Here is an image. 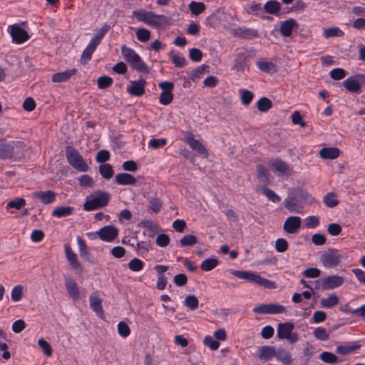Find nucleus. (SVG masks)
<instances>
[{"mask_svg":"<svg viewBox=\"0 0 365 365\" xmlns=\"http://www.w3.org/2000/svg\"><path fill=\"white\" fill-rule=\"evenodd\" d=\"M26 146L22 141L7 142L0 138V158L2 160H20L25 155Z\"/></svg>","mask_w":365,"mask_h":365,"instance_id":"obj_1","label":"nucleus"},{"mask_svg":"<svg viewBox=\"0 0 365 365\" xmlns=\"http://www.w3.org/2000/svg\"><path fill=\"white\" fill-rule=\"evenodd\" d=\"M133 16L138 21L155 28L165 27L171 22V19L166 16L155 14L152 11L145 10L133 11Z\"/></svg>","mask_w":365,"mask_h":365,"instance_id":"obj_2","label":"nucleus"},{"mask_svg":"<svg viewBox=\"0 0 365 365\" xmlns=\"http://www.w3.org/2000/svg\"><path fill=\"white\" fill-rule=\"evenodd\" d=\"M120 50L124 59L133 69L145 74L150 73L148 66L133 49L123 45Z\"/></svg>","mask_w":365,"mask_h":365,"instance_id":"obj_3","label":"nucleus"},{"mask_svg":"<svg viewBox=\"0 0 365 365\" xmlns=\"http://www.w3.org/2000/svg\"><path fill=\"white\" fill-rule=\"evenodd\" d=\"M231 274L239 279H245L267 289L277 288V284L274 282L265 279L252 272L232 270Z\"/></svg>","mask_w":365,"mask_h":365,"instance_id":"obj_4","label":"nucleus"},{"mask_svg":"<svg viewBox=\"0 0 365 365\" xmlns=\"http://www.w3.org/2000/svg\"><path fill=\"white\" fill-rule=\"evenodd\" d=\"M110 198V193L98 190L87 197L83 208L85 210L91 211L105 207L108 204Z\"/></svg>","mask_w":365,"mask_h":365,"instance_id":"obj_5","label":"nucleus"},{"mask_svg":"<svg viewBox=\"0 0 365 365\" xmlns=\"http://www.w3.org/2000/svg\"><path fill=\"white\" fill-rule=\"evenodd\" d=\"M66 156L68 163L75 169L81 172H86L88 170V165L83 158L73 146L66 148Z\"/></svg>","mask_w":365,"mask_h":365,"instance_id":"obj_6","label":"nucleus"},{"mask_svg":"<svg viewBox=\"0 0 365 365\" xmlns=\"http://www.w3.org/2000/svg\"><path fill=\"white\" fill-rule=\"evenodd\" d=\"M294 325L292 322L280 323L277 326V336L279 339H287L291 344H294L299 340V335L297 332H293Z\"/></svg>","mask_w":365,"mask_h":365,"instance_id":"obj_7","label":"nucleus"},{"mask_svg":"<svg viewBox=\"0 0 365 365\" xmlns=\"http://www.w3.org/2000/svg\"><path fill=\"white\" fill-rule=\"evenodd\" d=\"M341 258L342 256L339 250L329 249L322 254L320 256V262L326 268H334L340 264Z\"/></svg>","mask_w":365,"mask_h":365,"instance_id":"obj_8","label":"nucleus"},{"mask_svg":"<svg viewBox=\"0 0 365 365\" xmlns=\"http://www.w3.org/2000/svg\"><path fill=\"white\" fill-rule=\"evenodd\" d=\"M343 86L347 91L359 94L361 92V87L365 86V75L351 76L343 81Z\"/></svg>","mask_w":365,"mask_h":365,"instance_id":"obj_9","label":"nucleus"},{"mask_svg":"<svg viewBox=\"0 0 365 365\" xmlns=\"http://www.w3.org/2000/svg\"><path fill=\"white\" fill-rule=\"evenodd\" d=\"M317 283L322 289L331 290L341 287L344 283V279L343 277L334 274L321 278Z\"/></svg>","mask_w":365,"mask_h":365,"instance_id":"obj_10","label":"nucleus"},{"mask_svg":"<svg viewBox=\"0 0 365 365\" xmlns=\"http://www.w3.org/2000/svg\"><path fill=\"white\" fill-rule=\"evenodd\" d=\"M118 235V229L112 225L105 226L96 232L87 233V236L91 239L98 235L101 240L106 242L113 241L117 237Z\"/></svg>","mask_w":365,"mask_h":365,"instance_id":"obj_11","label":"nucleus"},{"mask_svg":"<svg viewBox=\"0 0 365 365\" xmlns=\"http://www.w3.org/2000/svg\"><path fill=\"white\" fill-rule=\"evenodd\" d=\"M253 312L262 314H278L287 312V308L275 303L262 304L253 309Z\"/></svg>","mask_w":365,"mask_h":365,"instance_id":"obj_12","label":"nucleus"},{"mask_svg":"<svg viewBox=\"0 0 365 365\" xmlns=\"http://www.w3.org/2000/svg\"><path fill=\"white\" fill-rule=\"evenodd\" d=\"M9 31L12 37V40L16 43H22L29 38L27 31L22 29L18 24H14L9 26Z\"/></svg>","mask_w":365,"mask_h":365,"instance_id":"obj_13","label":"nucleus"},{"mask_svg":"<svg viewBox=\"0 0 365 365\" xmlns=\"http://www.w3.org/2000/svg\"><path fill=\"white\" fill-rule=\"evenodd\" d=\"M302 220L298 216H290L284 221L283 230L288 234H295L300 228Z\"/></svg>","mask_w":365,"mask_h":365,"instance_id":"obj_14","label":"nucleus"},{"mask_svg":"<svg viewBox=\"0 0 365 365\" xmlns=\"http://www.w3.org/2000/svg\"><path fill=\"white\" fill-rule=\"evenodd\" d=\"M299 29V24L294 19H289L280 24L279 31L282 36L289 37L292 35L293 30Z\"/></svg>","mask_w":365,"mask_h":365,"instance_id":"obj_15","label":"nucleus"},{"mask_svg":"<svg viewBox=\"0 0 365 365\" xmlns=\"http://www.w3.org/2000/svg\"><path fill=\"white\" fill-rule=\"evenodd\" d=\"M146 81L144 79L132 81L131 85L128 86L127 91L133 96H142L145 93Z\"/></svg>","mask_w":365,"mask_h":365,"instance_id":"obj_16","label":"nucleus"},{"mask_svg":"<svg viewBox=\"0 0 365 365\" xmlns=\"http://www.w3.org/2000/svg\"><path fill=\"white\" fill-rule=\"evenodd\" d=\"M65 253L66 259L72 269L81 272V264L78 259L76 254L73 252L69 244L65 245Z\"/></svg>","mask_w":365,"mask_h":365,"instance_id":"obj_17","label":"nucleus"},{"mask_svg":"<svg viewBox=\"0 0 365 365\" xmlns=\"http://www.w3.org/2000/svg\"><path fill=\"white\" fill-rule=\"evenodd\" d=\"M34 198L39 200L43 204L48 205L53 202L56 193L52 190L36 191L33 193Z\"/></svg>","mask_w":365,"mask_h":365,"instance_id":"obj_18","label":"nucleus"},{"mask_svg":"<svg viewBox=\"0 0 365 365\" xmlns=\"http://www.w3.org/2000/svg\"><path fill=\"white\" fill-rule=\"evenodd\" d=\"M272 170L274 173H277L279 175H289L292 173V168L288 165L287 163L282 160H276L272 164Z\"/></svg>","mask_w":365,"mask_h":365,"instance_id":"obj_19","label":"nucleus"},{"mask_svg":"<svg viewBox=\"0 0 365 365\" xmlns=\"http://www.w3.org/2000/svg\"><path fill=\"white\" fill-rule=\"evenodd\" d=\"M65 286L69 296L73 300L80 299V291L76 281L71 277H65Z\"/></svg>","mask_w":365,"mask_h":365,"instance_id":"obj_20","label":"nucleus"},{"mask_svg":"<svg viewBox=\"0 0 365 365\" xmlns=\"http://www.w3.org/2000/svg\"><path fill=\"white\" fill-rule=\"evenodd\" d=\"M185 141L193 150H196L202 155H207V150L202 143L200 140L195 139L192 134L185 137Z\"/></svg>","mask_w":365,"mask_h":365,"instance_id":"obj_21","label":"nucleus"},{"mask_svg":"<svg viewBox=\"0 0 365 365\" xmlns=\"http://www.w3.org/2000/svg\"><path fill=\"white\" fill-rule=\"evenodd\" d=\"M77 72L76 68L68 69L63 72L53 74L51 81L53 83H63L68 81L72 76H75Z\"/></svg>","mask_w":365,"mask_h":365,"instance_id":"obj_22","label":"nucleus"},{"mask_svg":"<svg viewBox=\"0 0 365 365\" xmlns=\"http://www.w3.org/2000/svg\"><path fill=\"white\" fill-rule=\"evenodd\" d=\"M275 351L274 346H262L259 348L257 356L259 359L267 361L274 357Z\"/></svg>","mask_w":365,"mask_h":365,"instance_id":"obj_23","label":"nucleus"},{"mask_svg":"<svg viewBox=\"0 0 365 365\" xmlns=\"http://www.w3.org/2000/svg\"><path fill=\"white\" fill-rule=\"evenodd\" d=\"M257 68L262 72L273 74L277 72V66L271 61L259 60L256 62Z\"/></svg>","mask_w":365,"mask_h":365,"instance_id":"obj_24","label":"nucleus"},{"mask_svg":"<svg viewBox=\"0 0 365 365\" xmlns=\"http://www.w3.org/2000/svg\"><path fill=\"white\" fill-rule=\"evenodd\" d=\"M115 181L118 185H130L135 184L136 179L132 175L123 173L116 175L115 177Z\"/></svg>","mask_w":365,"mask_h":365,"instance_id":"obj_25","label":"nucleus"},{"mask_svg":"<svg viewBox=\"0 0 365 365\" xmlns=\"http://www.w3.org/2000/svg\"><path fill=\"white\" fill-rule=\"evenodd\" d=\"M247 58L245 53L240 52L238 57L235 61L233 69L239 73H243L247 68Z\"/></svg>","mask_w":365,"mask_h":365,"instance_id":"obj_26","label":"nucleus"},{"mask_svg":"<svg viewBox=\"0 0 365 365\" xmlns=\"http://www.w3.org/2000/svg\"><path fill=\"white\" fill-rule=\"evenodd\" d=\"M264 11L269 14L278 16L281 10V4L277 1H268L263 6Z\"/></svg>","mask_w":365,"mask_h":365,"instance_id":"obj_27","label":"nucleus"},{"mask_svg":"<svg viewBox=\"0 0 365 365\" xmlns=\"http://www.w3.org/2000/svg\"><path fill=\"white\" fill-rule=\"evenodd\" d=\"M90 307L100 317H103V310L102 307V300L92 294L89 298Z\"/></svg>","mask_w":365,"mask_h":365,"instance_id":"obj_28","label":"nucleus"},{"mask_svg":"<svg viewBox=\"0 0 365 365\" xmlns=\"http://www.w3.org/2000/svg\"><path fill=\"white\" fill-rule=\"evenodd\" d=\"M340 150L337 148H323L319 155L323 159H336L339 156Z\"/></svg>","mask_w":365,"mask_h":365,"instance_id":"obj_29","label":"nucleus"},{"mask_svg":"<svg viewBox=\"0 0 365 365\" xmlns=\"http://www.w3.org/2000/svg\"><path fill=\"white\" fill-rule=\"evenodd\" d=\"M284 207L290 212L299 213L302 211V207L297 202L294 197H287L284 201Z\"/></svg>","mask_w":365,"mask_h":365,"instance_id":"obj_30","label":"nucleus"},{"mask_svg":"<svg viewBox=\"0 0 365 365\" xmlns=\"http://www.w3.org/2000/svg\"><path fill=\"white\" fill-rule=\"evenodd\" d=\"M73 210H74V208H73V207H71V206L56 207L53 210L52 216L56 217L58 218L68 217L73 214Z\"/></svg>","mask_w":365,"mask_h":365,"instance_id":"obj_31","label":"nucleus"},{"mask_svg":"<svg viewBox=\"0 0 365 365\" xmlns=\"http://www.w3.org/2000/svg\"><path fill=\"white\" fill-rule=\"evenodd\" d=\"M98 44H97L93 41H91L87 47L83 51L81 55V61L83 63H86L88 61L91 60V56L94 51L96 49Z\"/></svg>","mask_w":365,"mask_h":365,"instance_id":"obj_32","label":"nucleus"},{"mask_svg":"<svg viewBox=\"0 0 365 365\" xmlns=\"http://www.w3.org/2000/svg\"><path fill=\"white\" fill-rule=\"evenodd\" d=\"M274 357L285 365H289L292 362L291 354L284 349H279L276 350Z\"/></svg>","mask_w":365,"mask_h":365,"instance_id":"obj_33","label":"nucleus"},{"mask_svg":"<svg viewBox=\"0 0 365 365\" xmlns=\"http://www.w3.org/2000/svg\"><path fill=\"white\" fill-rule=\"evenodd\" d=\"M339 299L336 294H331L327 298L320 300V305L323 308L330 309L339 304Z\"/></svg>","mask_w":365,"mask_h":365,"instance_id":"obj_34","label":"nucleus"},{"mask_svg":"<svg viewBox=\"0 0 365 365\" xmlns=\"http://www.w3.org/2000/svg\"><path fill=\"white\" fill-rule=\"evenodd\" d=\"M148 209L155 213H158L162 207L163 202L158 197H150L148 198Z\"/></svg>","mask_w":365,"mask_h":365,"instance_id":"obj_35","label":"nucleus"},{"mask_svg":"<svg viewBox=\"0 0 365 365\" xmlns=\"http://www.w3.org/2000/svg\"><path fill=\"white\" fill-rule=\"evenodd\" d=\"M219 261L215 258H208L203 260L200 264V269L205 272H209L216 267Z\"/></svg>","mask_w":365,"mask_h":365,"instance_id":"obj_36","label":"nucleus"},{"mask_svg":"<svg viewBox=\"0 0 365 365\" xmlns=\"http://www.w3.org/2000/svg\"><path fill=\"white\" fill-rule=\"evenodd\" d=\"M257 175L259 181L267 183L269 181L268 169L262 164L257 165Z\"/></svg>","mask_w":365,"mask_h":365,"instance_id":"obj_37","label":"nucleus"},{"mask_svg":"<svg viewBox=\"0 0 365 365\" xmlns=\"http://www.w3.org/2000/svg\"><path fill=\"white\" fill-rule=\"evenodd\" d=\"M188 7L195 16H198L205 10V5L202 2L191 1Z\"/></svg>","mask_w":365,"mask_h":365,"instance_id":"obj_38","label":"nucleus"},{"mask_svg":"<svg viewBox=\"0 0 365 365\" xmlns=\"http://www.w3.org/2000/svg\"><path fill=\"white\" fill-rule=\"evenodd\" d=\"M272 107V101L266 97L261 98L257 103V108L260 112H267Z\"/></svg>","mask_w":365,"mask_h":365,"instance_id":"obj_39","label":"nucleus"},{"mask_svg":"<svg viewBox=\"0 0 365 365\" xmlns=\"http://www.w3.org/2000/svg\"><path fill=\"white\" fill-rule=\"evenodd\" d=\"M169 57L171 59L173 63L178 68H182L186 64V60L184 57L178 56L175 53L174 51H171L169 53Z\"/></svg>","mask_w":365,"mask_h":365,"instance_id":"obj_40","label":"nucleus"},{"mask_svg":"<svg viewBox=\"0 0 365 365\" xmlns=\"http://www.w3.org/2000/svg\"><path fill=\"white\" fill-rule=\"evenodd\" d=\"M323 202L329 207H334L339 204L334 192H329L323 197Z\"/></svg>","mask_w":365,"mask_h":365,"instance_id":"obj_41","label":"nucleus"},{"mask_svg":"<svg viewBox=\"0 0 365 365\" xmlns=\"http://www.w3.org/2000/svg\"><path fill=\"white\" fill-rule=\"evenodd\" d=\"M99 173L103 178L110 179L113 175V170L112 166L108 163H104L99 166Z\"/></svg>","mask_w":365,"mask_h":365,"instance_id":"obj_42","label":"nucleus"},{"mask_svg":"<svg viewBox=\"0 0 365 365\" xmlns=\"http://www.w3.org/2000/svg\"><path fill=\"white\" fill-rule=\"evenodd\" d=\"M359 348V345H341L336 349V352L341 355H346L351 354Z\"/></svg>","mask_w":365,"mask_h":365,"instance_id":"obj_43","label":"nucleus"},{"mask_svg":"<svg viewBox=\"0 0 365 365\" xmlns=\"http://www.w3.org/2000/svg\"><path fill=\"white\" fill-rule=\"evenodd\" d=\"M110 29V26L108 24H104L101 29L98 31V32L94 35L93 38L91 39L94 42H96L97 44H100L101 41L103 38L104 36L108 31Z\"/></svg>","mask_w":365,"mask_h":365,"instance_id":"obj_44","label":"nucleus"},{"mask_svg":"<svg viewBox=\"0 0 365 365\" xmlns=\"http://www.w3.org/2000/svg\"><path fill=\"white\" fill-rule=\"evenodd\" d=\"M77 243L79 248L80 256L83 258L88 259L89 256V251L85 241L81 237H77Z\"/></svg>","mask_w":365,"mask_h":365,"instance_id":"obj_45","label":"nucleus"},{"mask_svg":"<svg viewBox=\"0 0 365 365\" xmlns=\"http://www.w3.org/2000/svg\"><path fill=\"white\" fill-rule=\"evenodd\" d=\"M319 358L324 362L330 364H334L338 362L337 356L335 354H334L333 353L329 352V351L322 352L320 354Z\"/></svg>","mask_w":365,"mask_h":365,"instance_id":"obj_46","label":"nucleus"},{"mask_svg":"<svg viewBox=\"0 0 365 365\" xmlns=\"http://www.w3.org/2000/svg\"><path fill=\"white\" fill-rule=\"evenodd\" d=\"M184 304L191 310H195L198 308L199 301L195 295L190 294L185 297Z\"/></svg>","mask_w":365,"mask_h":365,"instance_id":"obj_47","label":"nucleus"},{"mask_svg":"<svg viewBox=\"0 0 365 365\" xmlns=\"http://www.w3.org/2000/svg\"><path fill=\"white\" fill-rule=\"evenodd\" d=\"M297 197L304 203L312 204L315 199L307 191L300 190L297 193Z\"/></svg>","mask_w":365,"mask_h":365,"instance_id":"obj_48","label":"nucleus"},{"mask_svg":"<svg viewBox=\"0 0 365 365\" xmlns=\"http://www.w3.org/2000/svg\"><path fill=\"white\" fill-rule=\"evenodd\" d=\"M24 287L22 285L15 286L11 293V300L13 302H19L23 297Z\"/></svg>","mask_w":365,"mask_h":365,"instance_id":"obj_49","label":"nucleus"},{"mask_svg":"<svg viewBox=\"0 0 365 365\" xmlns=\"http://www.w3.org/2000/svg\"><path fill=\"white\" fill-rule=\"evenodd\" d=\"M128 267L133 272H140L143 269L144 263L142 260L134 258L128 262Z\"/></svg>","mask_w":365,"mask_h":365,"instance_id":"obj_50","label":"nucleus"},{"mask_svg":"<svg viewBox=\"0 0 365 365\" xmlns=\"http://www.w3.org/2000/svg\"><path fill=\"white\" fill-rule=\"evenodd\" d=\"M197 238L195 235H188L183 236L180 240V245L181 247L192 246L197 243Z\"/></svg>","mask_w":365,"mask_h":365,"instance_id":"obj_51","label":"nucleus"},{"mask_svg":"<svg viewBox=\"0 0 365 365\" xmlns=\"http://www.w3.org/2000/svg\"><path fill=\"white\" fill-rule=\"evenodd\" d=\"M343 32L337 27H331L324 31L323 35L326 38H329L335 36H341Z\"/></svg>","mask_w":365,"mask_h":365,"instance_id":"obj_52","label":"nucleus"},{"mask_svg":"<svg viewBox=\"0 0 365 365\" xmlns=\"http://www.w3.org/2000/svg\"><path fill=\"white\" fill-rule=\"evenodd\" d=\"M118 332L123 338L128 336L130 334V329L124 322H120L118 324Z\"/></svg>","mask_w":365,"mask_h":365,"instance_id":"obj_53","label":"nucleus"},{"mask_svg":"<svg viewBox=\"0 0 365 365\" xmlns=\"http://www.w3.org/2000/svg\"><path fill=\"white\" fill-rule=\"evenodd\" d=\"M136 36L138 41L141 42H146L150 38V32L146 29L141 28L138 29L136 31Z\"/></svg>","mask_w":365,"mask_h":365,"instance_id":"obj_54","label":"nucleus"},{"mask_svg":"<svg viewBox=\"0 0 365 365\" xmlns=\"http://www.w3.org/2000/svg\"><path fill=\"white\" fill-rule=\"evenodd\" d=\"M241 101L243 105L248 106L252 102L254 95L248 90H241Z\"/></svg>","mask_w":365,"mask_h":365,"instance_id":"obj_55","label":"nucleus"},{"mask_svg":"<svg viewBox=\"0 0 365 365\" xmlns=\"http://www.w3.org/2000/svg\"><path fill=\"white\" fill-rule=\"evenodd\" d=\"M203 343L211 350H217L220 347V343L215 340L212 336L207 335L205 337Z\"/></svg>","mask_w":365,"mask_h":365,"instance_id":"obj_56","label":"nucleus"},{"mask_svg":"<svg viewBox=\"0 0 365 365\" xmlns=\"http://www.w3.org/2000/svg\"><path fill=\"white\" fill-rule=\"evenodd\" d=\"M292 122L294 125H299L301 128H305L307 123L303 120L300 113L297 110L294 111L292 115Z\"/></svg>","mask_w":365,"mask_h":365,"instance_id":"obj_57","label":"nucleus"},{"mask_svg":"<svg viewBox=\"0 0 365 365\" xmlns=\"http://www.w3.org/2000/svg\"><path fill=\"white\" fill-rule=\"evenodd\" d=\"M314 336L319 340L326 341L329 339V334L323 327H317L314 331Z\"/></svg>","mask_w":365,"mask_h":365,"instance_id":"obj_58","label":"nucleus"},{"mask_svg":"<svg viewBox=\"0 0 365 365\" xmlns=\"http://www.w3.org/2000/svg\"><path fill=\"white\" fill-rule=\"evenodd\" d=\"M173 100L172 92H162L159 97V102L163 105H169Z\"/></svg>","mask_w":365,"mask_h":365,"instance_id":"obj_59","label":"nucleus"},{"mask_svg":"<svg viewBox=\"0 0 365 365\" xmlns=\"http://www.w3.org/2000/svg\"><path fill=\"white\" fill-rule=\"evenodd\" d=\"M262 193L272 202H279L280 201V197L272 190L264 187L262 189Z\"/></svg>","mask_w":365,"mask_h":365,"instance_id":"obj_60","label":"nucleus"},{"mask_svg":"<svg viewBox=\"0 0 365 365\" xmlns=\"http://www.w3.org/2000/svg\"><path fill=\"white\" fill-rule=\"evenodd\" d=\"M302 274L307 278H317L320 276L321 271L317 268L310 267L304 270Z\"/></svg>","mask_w":365,"mask_h":365,"instance_id":"obj_61","label":"nucleus"},{"mask_svg":"<svg viewBox=\"0 0 365 365\" xmlns=\"http://www.w3.org/2000/svg\"><path fill=\"white\" fill-rule=\"evenodd\" d=\"M113 79L107 76H101L98 79V87L99 88H106L111 86Z\"/></svg>","mask_w":365,"mask_h":365,"instance_id":"obj_62","label":"nucleus"},{"mask_svg":"<svg viewBox=\"0 0 365 365\" xmlns=\"http://www.w3.org/2000/svg\"><path fill=\"white\" fill-rule=\"evenodd\" d=\"M304 221L307 228H315L319 225V218L317 216H309Z\"/></svg>","mask_w":365,"mask_h":365,"instance_id":"obj_63","label":"nucleus"},{"mask_svg":"<svg viewBox=\"0 0 365 365\" xmlns=\"http://www.w3.org/2000/svg\"><path fill=\"white\" fill-rule=\"evenodd\" d=\"M38 344L46 356H49L52 354V348L46 340L39 339L38 340Z\"/></svg>","mask_w":365,"mask_h":365,"instance_id":"obj_64","label":"nucleus"}]
</instances>
